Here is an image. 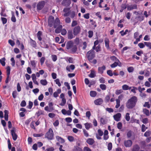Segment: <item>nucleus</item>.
Listing matches in <instances>:
<instances>
[{
    "label": "nucleus",
    "mask_w": 151,
    "mask_h": 151,
    "mask_svg": "<svg viewBox=\"0 0 151 151\" xmlns=\"http://www.w3.org/2000/svg\"><path fill=\"white\" fill-rule=\"evenodd\" d=\"M97 94V93L96 91H91L90 93V96L93 97H95Z\"/></svg>",
    "instance_id": "obj_36"
},
{
    "label": "nucleus",
    "mask_w": 151,
    "mask_h": 151,
    "mask_svg": "<svg viewBox=\"0 0 151 151\" xmlns=\"http://www.w3.org/2000/svg\"><path fill=\"white\" fill-rule=\"evenodd\" d=\"M86 142L88 144L92 145L94 143L95 141L93 139L89 138L87 140Z\"/></svg>",
    "instance_id": "obj_25"
},
{
    "label": "nucleus",
    "mask_w": 151,
    "mask_h": 151,
    "mask_svg": "<svg viewBox=\"0 0 151 151\" xmlns=\"http://www.w3.org/2000/svg\"><path fill=\"white\" fill-rule=\"evenodd\" d=\"M86 56L88 61L91 62V60L95 57L94 51L93 50H90L87 52Z\"/></svg>",
    "instance_id": "obj_2"
},
{
    "label": "nucleus",
    "mask_w": 151,
    "mask_h": 151,
    "mask_svg": "<svg viewBox=\"0 0 151 151\" xmlns=\"http://www.w3.org/2000/svg\"><path fill=\"white\" fill-rule=\"evenodd\" d=\"M100 88L103 90H105L106 89V86L105 84H101L100 85Z\"/></svg>",
    "instance_id": "obj_44"
},
{
    "label": "nucleus",
    "mask_w": 151,
    "mask_h": 151,
    "mask_svg": "<svg viewBox=\"0 0 151 151\" xmlns=\"http://www.w3.org/2000/svg\"><path fill=\"white\" fill-rule=\"evenodd\" d=\"M137 9V5L135 4L127 6V9L129 11H131L133 9Z\"/></svg>",
    "instance_id": "obj_17"
},
{
    "label": "nucleus",
    "mask_w": 151,
    "mask_h": 151,
    "mask_svg": "<svg viewBox=\"0 0 151 151\" xmlns=\"http://www.w3.org/2000/svg\"><path fill=\"white\" fill-rule=\"evenodd\" d=\"M144 43L147 47H148L150 49H151V42H145Z\"/></svg>",
    "instance_id": "obj_47"
},
{
    "label": "nucleus",
    "mask_w": 151,
    "mask_h": 151,
    "mask_svg": "<svg viewBox=\"0 0 151 151\" xmlns=\"http://www.w3.org/2000/svg\"><path fill=\"white\" fill-rule=\"evenodd\" d=\"M6 59L5 58H3L0 59V63L3 66H4L5 65V62Z\"/></svg>",
    "instance_id": "obj_38"
},
{
    "label": "nucleus",
    "mask_w": 151,
    "mask_h": 151,
    "mask_svg": "<svg viewBox=\"0 0 151 151\" xmlns=\"http://www.w3.org/2000/svg\"><path fill=\"white\" fill-rule=\"evenodd\" d=\"M54 82L56 84H57L59 87H60L61 86V84L60 82L59 79L57 78L54 80Z\"/></svg>",
    "instance_id": "obj_45"
},
{
    "label": "nucleus",
    "mask_w": 151,
    "mask_h": 151,
    "mask_svg": "<svg viewBox=\"0 0 151 151\" xmlns=\"http://www.w3.org/2000/svg\"><path fill=\"white\" fill-rule=\"evenodd\" d=\"M143 112L144 114H145L147 116H149L150 115V112L149 111L146 109H143Z\"/></svg>",
    "instance_id": "obj_46"
},
{
    "label": "nucleus",
    "mask_w": 151,
    "mask_h": 151,
    "mask_svg": "<svg viewBox=\"0 0 151 151\" xmlns=\"http://www.w3.org/2000/svg\"><path fill=\"white\" fill-rule=\"evenodd\" d=\"M63 12H65L63 14V16L64 17H68L69 16V13L70 12V8H65L63 9Z\"/></svg>",
    "instance_id": "obj_12"
},
{
    "label": "nucleus",
    "mask_w": 151,
    "mask_h": 151,
    "mask_svg": "<svg viewBox=\"0 0 151 151\" xmlns=\"http://www.w3.org/2000/svg\"><path fill=\"white\" fill-rule=\"evenodd\" d=\"M99 81L100 83H104L105 82V79L103 77L99 79Z\"/></svg>",
    "instance_id": "obj_64"
},
{
    "label": "nucleus",
    "mask_w": 151,
    "mask_h": 151,
    "mask_svg": "<svg viewBox=\"0 0 151 151\" xmlns=\"http://www.w3.org/2000/svg\"><path fill=\"white\" fill-rule=\"evenodd\" d=\"M30 40V43L31 45L33 47L35 48L37 47L36 42L32 39H31Z\"/></svg>",
    "instance_id": "obj_33"
},
{
    "label": "nucleus",
    "mask_w": 151,
    "mask_h": 151,
    "mask_svg": "<svg viewBox=\"0 0 151 151\" xmlns=\"http://www.w3.org/2000/svg\"><path fill=\"white\" fill-rule=\"evenodd\" d=\"M56 138L58 141L62 143H64L65 142L63 138L59 136H57Z\"/></svg>",
    "instance_id": "obj_34"
},
{
    "label": "nucleus",
    "mask_w": 151,
    "mask_h": 151,
    "mask_svg": "<svg viewBox=\"0 0 151 151\" xmlns=\"http://www.w3.org/2000/svg\"><path fill=\"white\" fill-rule=\"evenodd\" d=\"M70 0H63L62 2V4L64 6H68L71 4Z\"/></svg>",
    "instance_id": "obj_13"
},
{
    "label": "nucleus",
    "mask_w": 151,
    "mask_h": 151,
    "mask_svg": "<svg viewBox=\"0 0 151 151\" xmlns=\"http://www.w3.org/2000/svg\"><path fill=\"white\" fill-rule=\"evenodd\" d=\"M33 105L32 102L30 101L29 102V105L27 106V107L29 109H30L32 108Z\"/></svg>",
    "instance_id": "obj_53"
},
{
    "label": "nucleus",
    "mask_w": 151,
    "mask_h": 151,
    "mask_svg": "<svg viewBox=\"0 0 151 151\" xmlns=\"http://www.w3.org/2000/svg\"><path fill=\"white\" fill-rule=\"evenodd\" d=\"M68 139L70 142H72L74 140V138L72 136H68Z\"/></svg>",
    "instance_id": "obj_63"
},
{
    "label": "nucleus",
    "mask_w": 151,
    "mask_h": 151,
    "mask_svg": "<svg viewBox=\"0 0 151 151\" xmlns=\"http://www.w3.org/2000/svg\"><path fill=\"white\" fill-rule=\"evenodd\" d=\"M40 45L41 47L48 48L49 47V46L48 45L46 44L45 42L42 41L40 43Z\"/></svg>",
    "instance_id": "obj_23"
},
{
    "label": "nucleus",
    "mask_w": 151,
    "mask_h": 151,
    "mask_svg": "<svg viewBox=\"0 0 151 151\" xmlns=\"http://www.w3.org/2000/svg\"><path fill=\"white\" fill-rule=\"evenodd\" d=\"M122 63L120 61L115 62L111 64L110 66L111 68H114L116 67L117 65L121 67V66Z\"/></svg>",
    "instance_id": "obj_20"
},
{
    "label": "nucleus",
    "mask_w": 151,
    "mask_h": 151,
    "mask_svg": "<svg viewBox=\"0 0 151 151\" xmlns=\"http://www.w3.org/2000/svg\"><path fill=\"white\" fill-rule=\"evenodd\" d=\"M105 46L107 49H109L110 48L109 46V39L106 37L105 38Z\"/></svg>",
    "instance_id": "obj_21"
},
{
    "label": "nucleus",
    "mask_w": 151,
    "mask_h": 151,
    "mask_svg": "<svg viewBox=\"0 0 151 151\" xmlns=\"http://www.w3.org/2000/svg\"><path fill=\"white\" fill-rule=\"evenodd\" d=\"M131 88V87H129L126 84H124L122 86V88L124 90H130Z\"/></svg>",
    "instance_id": "obj_30"
},
{
    "label": "nucleus",
    "mask_w": 151,
    "mask_h": 151,
    "mask_svg": "<svg viewBox=\"0 0 151 151\" xmlns=\"http://www.w3.org/2000/svg\"><path fill=\"white\" fill-rule=\"evenodd\" d=\"M18 95L16 91H14L12 93V95L13 97L14 98H15L17 95Z\"/></svg>",
    "instance_id": "obj_59"
},
{
    "label": "nucleus",
    "mask_w": 151,
    "mask_h": 151,
    "mask_svg": "<svg viewBox=\"0 0 151 151\" xmlns=\"http://www.w3.org/2000/svg\"><path fill=\"white\" fill-rule=\"evenodd\" d=\"M129 114L128 113L126 114L125 115V119L127 121H129L130 119V117L129 116Z\"/></svg>",
    "instance_id": "obj_50"
},
{
    "label": "nucleus",
    "mask_w": 151,
    "mask_h": 151,
    "mask_svg": "<svg viewBox=\"0 0 151 151\" xmlns=\"http://www.w3.org/2000/svg\"><path fill=\"white\" fill-rule=\"evenodd\" d=\"M66 102V101L65 99H62V101L61 103L60 104V105L61 106H63L65 104Z\"/></svg>",
    "instance_id": "obj_58"
},
{
    "label": "nucleus",
    "mask_w": 151,
    "mask_h": 151,
    "mask_svg": "<svg viewBox=\"0 0 151 151\" xmlns=\"http://www.w3.org/2000/svg\"><path fill=\"white\" fill-rule=\"evenodd\" d=\"M111 59L113 61H115V62L119 61V60L116 57L112 56L110 57Z\"/></svg>",
    "instance_id": "obj_51"
},
{
    "label": "nucleus",
    "mask_w": 151,
    "mask_h": 151,
    "mask_svg": "<svg viewBox=\"0 0 151 151\" xmlns=\"http://www.w3.org/2000/svg\"><path fill=\"white\" fill-rule=\"evenodd\" d=\"M81 31V28L79 26H77L75 27L73 29V33L74 36H76L80 33Z\"/></svg>",
    "instance_id": "obj_6"
},
{
    "label": "nucleus",
    "mask_w": 151,
    "mask_h": 151,
    "mask_svg": "<svg viewBox=\"0 0 151 151\" xmlns=\"http://www.w3.org/2000/svg\"><path fill=\"white\" fill-rule=\"evenodd\" d=\"M116 105L115 106V108L116 109H118L120 106V101L119 99H116Z\"/></svg>",
    "instance_id": "obj_43"
},
{
    "label": "nucleus",
    "mask_w": 151,
    "mask_h": 151,
    "mask_svg": "<svg viewBox=\"0 0 151 151\" xmlns=\"http://www.w3.org/2000/svg\"><path fill=\"white\" fill-rule=\"evenodd\" d=\"M97 132L98 133L96 134V137L98 139H101V136H103L104 134L103 132L101 129H98Z\"/></svg>",
    "instance_id": "obj_8"
},
{
    "label": "nucleus",
    "mask_w": 151,
    "mask_h": 151,
    "mask_svg": "<svg viewBox=\"0 0 151 151\" xmlns=\"http://www.w3.org/2000/svg\"><path fill=\"white\" fill-rule=\"evenodd\" d=\"M96 76V74L95 71L94 70H91L90 73L88 75V76L91 78H93Z\"/></svg>",
    "instance_id": "obj_26"
},
{
    "label": "nucleus",
    "mask_w": 151,
    "mask_h": 151,
    "mask_svg": "<svg viewBox=\"0 0 151 151\" xmlns=\"http://www.w3.org/2000/svg\"><path fill=\"white\" fill-rule=\"evenodd\" d=\"M139 149V146L137 145H136L133 147L132 151H138Z\"/></svg>",
    "instance_id": "obj_41"
},
{
    "label": "nucleus",
    "mask_w": 151,
    "mask_h": 151,
    "mask_svg": "<svg viewBox=\"0 0 151 151\" xmlns=\"http://www.w3.org/2000/svg\"><path fill=\"white\" fill-rule=\"evenodd\" d=\"M60 20L57 17L55 18L53 26L54 28H56L58 26L60 25Z\"/></svg>",
    "instance_id": "obj_18"
},
{
    "label": "nucleus",
    "mask_w": 151,
    "mask_h": 151,
    "mask_svg": "<svg viewBox=\"0 0 151 151\" xmlns=\"http://www.w3.org/2000/svg\"><path fill=\"white\" fill-rule=\"evenodd\" d=\"M51 58L52 60L54 62H55L56 61L57 59V56L56 55H51Z\"/></svg>",
    "instance_id": "obj_49"
},
{
    "label": "nucleus",
    "mask_w": 151,
    "mask_h": 151,
    "mask_svg": "<svg viewBox=\"0 0 151 151\" xmlns=\"http://www.w3.org/2000/svg\"><path fill=\"white\" fill-rule=\"evenodd\" d=\"M151 133V132L150 131H147L145 132L144 134V136L146 137L149 136L150 135Z\"/></svg>",
    "instance_id": "obj_52"
},
{
    "label": "nucleus",
    "mask_w": 151,
    "mask_h": 151,
    "mask_svg": "<svg viewBox=\"0 0 151 151\" xmlns=\"http://www.w3.org/2000/svg\"><path fill=\"white\" fill-rule=\"evenodd\" d=\"M121 116V114L120 113H118L114 115L113 117L116 121L118 122L120 121Z\"/></svg>",
    "instance_id": "obj_16"
},
{
    "label": "nucleus",
    "mask_w": 151,
    "mask_h": 151,
    "mask_svg": "<svg viewBox=\"0 0 151 151\" xmlns=\"http://www.w3.org/2000/svg\"><path fill=\"white\" fill-rule=\"evenodd\" d=\"M45 2L44 1H42L38 3L37 5V9L38 10H41L44 6Z\"/></svg>",
    "instance_id": "obj_11"
},
{
    "label": "nucleus",
    "mask_w": 151,
    "mask_h": 151,
    "mask_svg": "<svg viewBox=\"0 0 151 151\" xmlns=\"http://www.w3.org/2000/svg\"><path fill=\"white\" fill-rule=\"evenodd\" d=\"M132 144V140L129 139L125 140L124 141V145L126 147H131Z\"/></svg>",
    "instance_id": "obj_7"
},
{
    "label": "nucleus",
    "mask_w": 151,
    "mask_h": 151,
    "mask_svg": "<svg viewBox=\"0 0 151 151\" xmlns=\"http://www.w3.org/2000/svg\"><path fill=\"white\" fill-rule=\"evenodd\" d=\"M76 12L74 11H71L69 13V15L70 16V17L71 18H74L76 16Z\"/></svg>",
    "instance_id": "obj_32"
},
{
    "label": "nucleus",
    "mask_w": 151,
    "mask_h": 151,
    "mask_svg": "<svg viewBox=\"0 0 151 151\" xmlns=\"http://www.w3.org/2000/svg\"><path fill=\"white\" fill-rule=\"evenodd\" d=\"M132 89L131 90V92H133L134 93H136V90H137L138 89L137 88L133 86L132 87Z\"/></svg>",
    "instance_id": "obj_48"
},
{
    "label": "nucleus",
    "mask_w": 151,
    "mask_h": 151,
    "mask_svg": "<svg viewBox=\"0 0 151 151\" xmlns=\"http://www.w3.org/2000/svg\"><path fill=\"white\" fill-rule=\"evenodd\" d=\"M107 74L110 76H112L113 75L112 71L111 70H109L107 71Z\"/></svg>",
    "instance_id": "obj_60"
},
{
    "label": "nucleus",
    "mask_w": 151,
    "mask_h": 151,
    "mask_svg": "<svg viewBox=\"0 0 151 151\" xmlns=\"http://www.w3.org/2000/svg\"><path fill=\"white\" fill-rule=\"evenodd\" d=\"M45 110L48 112H52L54 110V108L53 106V104L52 102H49L48 103V106H46L44 108Z\"/></svg>",
    "instance_id": "obj_4"
},
{
    "label": "nucleus",
    "mask_w": 151,
    "mask_h": 151,
    "mask_svg": "<svg viewBox=\"0 0 151 151\" xmlns=\"http://www.w3.org/2000/svg\"><path fill=\"white\" fill-rule=\"evenodd\" d=\"M65 22L66 23H69L71 22V20L70 18L69 17H66L65 19Z\"/></svg>",
    "instance_id": "obj_54"
},
{
    "label": "nucleus",
    "mask_w": 151,
    "mask_h": 151,
    "mask_svg": "<svg viewBox=\"0 0 151 151\" xmlns=\"http://www.w3.org/2000/svg\"><path fill=\"white\" fill-rule=\"evenodd\" d=\"M40 83L43 86L46 85L47 83V81L46 80H41L40 81Z\"/></svg>",
    "instance_id": "obj_40"
},
{
    "label": "nucleus",
    "mask_w": 151,
    "mask_h": 151,
    "mask_svg": "<svg viewBox=\"0 0 151 151\" xmlns=\"http://www.w3.org/2000/svg\"><path fill=\"white\" fill-rule=\"evenodd\" d=\"M134 134V132L130 130L127 133V138H130L133 134Z\"/></svg>",
    "instance_id": "obj_31"
},
{
    "label": "nucleus",
    "mask_w": 151,
    "mask_h": 151,
    "mask_svg": "<svg viewBox=\"0 0 151 151\" xmlns=\"http://www.w3.org/2000/svg\"><path fill=\"white\" fill-rule=\"evenodd\" d=\"M86 129L87 130H88L90 128H91L92 124L90 123H86L84 124Z\"/></svg>",
    "instance_id": "obj_28"
},
{
    "label": "nucleus",
    "mask_w": 151,
    "mask_h": 151,
    "mask_svg": "<svg viewBox=\"0 0 151 151\" xmlns=\"http://www.w3.org/2000/svg\"><path fill=\"white\" fill-rule=\"evenodd\" d=\"M73 42L72 41L68 42L66 45V48L68 50L70 49L73 46Z\"/></svg>",
    "instance_id": "obj_22"
},
{
    "label": "nucleus",
    "mask_w": 151,
    "mask_h": 151,
    "mask_svg": "<svg viewBox=\"0 0 151 151\" xmlns=\"http://www.w3.org/2000/svg\"><path fill=\"white\" fill-rule=\"evenodd\" d=\"M31 65L32 67L35 68L36 66V63L35 60H31L30 61Z\"/></svg>",
    "instance_id": "obj_57"
},
{
    "label": "nucleus",
    "mask_w": 151,
    "mask_h": 151,
    "mask_svg": "<svg viewBox=\"0 0 151 151\" xmlns=\"http://www.w3.org/2000/svg\"><path fill=\"white\" fill-rule=\"evenodd\" d=\"M94 102L95 105H100L102 104L103 100L102 99L99 98L95 100Z\"/></svg>",
    "instance_id": "obj_15"
},
{
    "label": "nucleus",
    "mask_w": 151,
    "mask_h": 151,
    "mask_svg": "<svg viewBox=\"0 0 151 151\" xmlns=\"http://www.w3.org/2000/svg\"><path fill=\"white\" fill-rule=\"evenodd\" d=\"M137 101V98L135 96H133L129 99L126 104V106L128 109H131L135 106Z\"/></svg>",
    "instance_id": "obj_1"
},
{
    "label": "nucleus",
    "mask_w": 151,
    "mask_h": 151,
    "mask_svg": "<svg viewBox=\"0 0 151 151\" xmlns=\"http://www.w3.org/2000/svg\"><path fill=\"white\" fill-rule=\"evenodd\" d=\"M75 68L74 65H71L70 66L68 65L66 67V70L69 72H72Z\"/></svg>",
    "instance_id": "obj_14"
},
{
    "label": "nucleus",
    "mask_w": 151,
    "mask_h": 151,
    "mask_svg": "<svg viewBox=\"0 0 151 151\" xmlns=\"http://www.w3.org/2000/svg\"><path fill=\"white\" fill-rule=\"evenodd\" d=\"M62 29V25H60L56 28L55 30V32L56 33H59L61 32V29Z\"/></svg>",
    "instance_id": "obj_27"
},
{
    "label": "nucleus",
    "mask_w": 151,
    "mask_h": 151,
    "mask_svg": "<svg viewBox=\"0 0 151 151\" xmlns=\"http://www.w3.org/2000/svg\"><path fill=\"white\" fill-rule=\"evenodd\" d=\"M73 34L72 31L69 30L68 31V37L69 39H71L74 37V35Z\"/></svg>",
    "instance_id": "obj_24"
},
{
    "label": "nucleus",
    "mask_w": 151,
    "mask_h": 151,
    "mask_svg": "<svg viewBox=\"0 0 151 151\" xmlns=\"http://www.w3.org/2000/svg\"><path fill=\"white\" fill-rule=\"evenodd\" d=\"M93 50H95L96 52H98L101 50V47L100 45H98L97 46H95L94 49H92Z\"/></svg>",
    "instance_id": "obj_35"
},
{
    "label": "nucleus",
    "mask_w": 151,
    "mask_h": 151,
    "mask_svg": "<svg viewBox=\"0 0 151 151\" xmlns=\"http://www.w3.org/2000/svg\"><path fill=\"white\" fill-rule=\"evenodd\" d=\"M106 66L105 65H103L102 67H99L98 68V73L102 74L104 73V71L106 69Z\"/></svg>",
    "instance_id": "obj_19"
},
{
    "label": "nucleus",
    "mask_w": 151,
    "mask_h": 151,
    "mask_svg": "<svg viewBox=\"0 0 151 151\" xmlns=\"http://www.w3.org/2000/svg\"><path fill=\"white\" fill-rule=\"evenodd\" d=\"M1 19L3 24H4L6 23L7 22V19L6 18L2 17Z\"/></svg>",
    "instance_id": "obj_55"
},
{
    "label": "nucleus",
    "mask_w": 151,
    "mask_h": 151,
    "mask_svg": "<svg viewBox=\"0 0 151 151\" xmlns=\"http://www.w3.org/2000/svg\"><path fill=\"white\" fill-rule=\"evenodd\" d=\"M128 32V29L125 30L124 32V30H122L119 32V33L121 34V35L122 36H124V35L127 34V33Z\"/></svg>",
    "instance_id": "obj_42"
},
{
    "label": "nucleus",
    "mask_w": 151,
    "mask_h": 151,
    "mask_svg": "<svg viewBox=\"0 0 151 151\" xmlns=\"http://www.w3.org/2000/svg\"><path fill=\"white\" fill-rule=\"evenodd\" d=\"M67 32V31L65 29H61V33L62 35H65L66 34Z\"/></svg>",
    "instance_id": "obj_56"
},
{
    "label": "nucleus",
    "mask_w": 151,
    "mask_h": 151,
    "mask_svg": "<svg viewBox=\"0 0 151 151\" xmlns=\"http://www.w3.org/2000/svg\"><path fill=\"white\" fill-rule=\"evenodd\" d=\"M12 17L11 18V21L14 22H15L16 21V20L15 17L14 16V13L13 12H12Z\"/></svg>",
    "instance_id": "obj_39"
},
{
    "label": "nucleus",
    "mask_w": 151,
    "mask_h": 151,
    "mask_svg": "<svg viewBox=\"0 0 151 151\" xmlns=\"http://www.w3.org/2000/svg\"><path fill=\"white\" fill-rule=\"evenodd\" d=\"M42 34V32L41 31H39L37 34V38L38 40L40 41H41L42 40V38L41 37Z\"/></svg>",
    "instance_id": "obj_29"
},
{
    "label": "nucleus",
    "mask_w": 151,
    "mask_h": 151,
    "mask_svg": "<svg viewBox=\"0 0 151 151\" xmlns=\"http://www.w3.org/2000/svg\"><path fill=\"white\" fill-rule=\"evenodd\" d=\"M54 17L52 16H50L49 17L48 23L49 26L50 27H52L54 25Z\"/></svg>",
    "instance_id": "obj_10"
},
{
    "label": "nucleus",
    "mask_w": 151,
    "mask_h": 151,
    "mask_svg": "<svg viewBox=\"0 0 151 151\" xmlns=\"http://www.w3.org/2000/svg\"><path fill=\"white\" fill-rule=\"evenodd\" d=\"M16 129L15 128H13L11 131V132L12 137L13 139L15 141L16 140L17 137V136L15 133Z\"/></svg>",
    "instance_id": "obj_9"
},
{
    "label": "nucleus",
    "mask_w": 151,
    "mask_h": 151,
    "mask_svg": "<svg viewBox=\"0 0 151 151\" xmlns=\"http://www.w3.org/2000/svg\"><path fill=\"white\" fill-rule=\"evenodd\" d=\"M134 70V68L132 67H130L127 68V70L129 73H132Z\"/></svg>",
    "instance_id": "obj_62"
},
{
    "label": "nucleus",
    "mask_w": 151,
    "mask_h": 151,
    "mask_svg": "<svg viewBox=\"0 0 151 151\" xmlns=\"http://www.w3.org/2000/svg\"><path fill=\"white\" fill-rule=\"evenodd\" d=\"M6 72L7 77L5 82L6 83H7L11 80V78L10 77V68L9 66H8L6 67Z\"/></svg>",
    "instance_id": "obj_5"
},
{
    "label": "nucleus",
    "mask_w": 151,
    "mask_h": 151,
    "mask_svg": "<svg viewBox=\"0 0 151 151\" xmlns=\"http://www.w3.org/2000/svg\"><path fill=\"white\" fill-rule=\"evenodd\" d=\"M54 136L53 131L51 128L49 129L45 135V138H47L49 140H52L53 139Z\"/></svg>",
    "instance_id": "obj_3"
},
{
    "label": "nucleus",
    "mask_w": 151,
    "mask_h": 151,
    "mask_svg": "<svg viewBox=\"0 0 151 151\" xmlns=\"http://www.w3.org/2000/svg\"><path fill=\"white\" fill-rule=\"evenodd\" d=\"M77 48L76 46H74L72 48L71 50V53H75L77 51Z\"/></svg>",
    "instance_id": "obj_37"
},
{
    "label": "nucleus",
    "mask_w": 151,
    "mask_h": 151,
    "mask_svg": "<svg viewBox=\"0 0 151 151\" xmlns=\"http://www.w3.org/2000/svg\"><path fill=\"white\" fill-rule=\"evenodd\" d=\"M78 24L77 21L76 20H73L71 24V26L72 27H74L76 26Z\"/></svg>",
    "instance_id": "obj_61"
}]
</instances>
